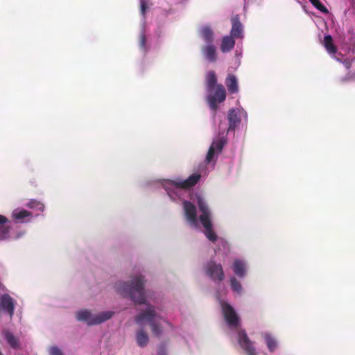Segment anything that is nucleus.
Segmentation results:
<instances>
[{"instance_id": "f257e3e1", "label": "nucleus", "mask_w": 355, "mask_h": 355, "mask_svg": "<svg viewBox=\"0 0 355 355\" xmlns=\"http://www.w3.org/2000/svg\"><path fill=\"white\" fill-rule=\"evenodd\" d=\"M144 286V277L139 275L132 277L128 282L118 283L116 285V288L124 297H129L135 304L147 305V309L145 311L135 316V322L139 325H141L144 321L146 320L151 327L153 334L159 337L162 333V328L157 322V319L159 317L157 314L155 307L147 304Z\"/></svg>"}, {"instance_id": "f03ea898", "label": "nucleus", "mask_w": 355, "mask_h": 355, "mask_svg": "<svg viewBox=\"0 0 355 355\" xmlns=\"http://www.w3.org/2000/svg\"><path fill=\"white\" fill-rule=\"evenodd\" d=\"M114 314L113 311H106L94 315L89 311L83 310L76 313V318L79 321L87 322L89 325H95L110 319Z\"/></svg>"}, {"instance_id": "7ed1b4c3", "label": "nucleus", "mask_w": 355, "mask_h": 355, "mask_svg": "<svg viewBox=\"0 0 355 355\" xmlns=\"http://www.w3.org/2000/svg\"><path fill=\"white\" fill-rule=\"evenodd\" d=\"M200 178V174L193 173L185 180L180 178L173 180H168L166 182L164 188L168 195H171V190L173 188L189 189L195 186L199 182Z\"/></svg>"}, {"instance_id": "20e7f679", "label": "nucleus", "mask_w": 355, "mask_h": 355, "mask_svg": "<svg viewBox=\"0 0 355 355\" xmlns=\"http://www.w3.org/2000/svg\"><path fill=\"white\" fill-rule=\"evenodd\" d=\"M222 312L224 318L230 327L237 328L240 324L239 318L234 308L227 302H221Z\"/></svg>"}, {"instance_id": "39448f33", "label": "nucleus", "mask_w": 355, "mask_h": 355, "mask_svg": "<svg viewBox=\"0 0 355 355\" xmlns=\"http://www.w3.org/2000/svg\"><path fill=\"white\" fill-rule=\"evenodd\" d=\"M206 273L214 282H221L225 277L222 266L213 261H210L207 263Z\"/></svg>"}, {"instance_id": "423d86ee", "label": "nucleus", "mask_w": 355, "mask_h": 355, "mask_svg": "<svg viewBox=\"0 0 355 355\" xmlns=\"http://www.w3.org/2000/svg\"><path fill=\"white\" fill-rule=\"evenodd\" d=\"M238 343L247 355H257L253 343L250 340L245 331L243 329L238 331Z\"/></svg>"}, {"instance_id": "0eeeda50", "label": "nucleus", "mask_w": 355, "mask_h": 355, "mask_svg": "<svg viewBox=\"0 0 355 355\" xmlns=\"http://www.w3.org/2000/svg\"><path fill=\"white\" fill-rule=\"evenodd\" d=\"M15 300L8 294L0 295V311L3 310L10 318H12L15 311Z\"/></svg>"}, {"instance_id": "6e6552de", "label": "nucleus", "mask_w": 355, "mask_h": 355, "mask_svg": "<svg viewBox=\"0 0 355 355\" xmlns=\"http://www.w3.org/2000/svg\"><path fill=\"white\" fill-rule=\"evenodd\" d=\"M182 205L184 215L187 221L191 225L196 226L198 223V218L196 206L192 202L188 200H184Z\"/></svg>"}, {"instance_id": "1a4fd4ad", "label": "nucleus", "mask_w": 355, "mask_h": 355, "mask_svg": "<svg viewBox=\"0 0 355 355\" xmlns=\"http://www.w3.org/2000/svg\"><path fill=\"white\" fill-rule=\"evenodd\" d=\"M225 144L226 140L224 138L214 140L212 142L205 158V162L207 164L210 163L214 159L216 153H219L222 151Z\"/></svg>"}, {"instance_id": "9d476101", "label": "nucleus", "mask_w": 355, "mask_h": 355, "mask_svg": "<svg viewBox=\"0 0 355 355\" xmlns=\"http://www.w3.org/2000/svg\"><path fill=\"white\" fill-rule=\"evenodd\" d=\"M197 205L200 211L202 213L199 216L200 222L211 220V212L205 200L200 196L197 198Z\"/></svg>"}, {"instance_id": "9b49d317", "label": "nucleus", "mask_w": 355, "mask_h": 355, "mask_svg": "<svg viewBox=\"0 0 355 355\" xmlns=\"http://www.w3.org/2000/svg\"><path fill=\"white\" fill-rule=\"evenodd\" d=\"M201 52L204 58L209 62H215L217 60L216 47L214 44H208L201 47Z\"/></svg>"}, {"instance_id": "f8f14e48", "label": "nucleus", "mask_w": 355, "mask_h": 355, "mask_svg": "<svg viewBox=\"0 0 355 355\" xmlns=\"http://www.w3.org/2000/svg\"><path fill=\"white\" fill-rule=\"evenodd\" d=\"M232 29L230 31V34L232 37L235 38H242L243 37V26L239 21V17L238 15L232 18Z\"/></svg>"}, {"instance_id": "ddd939ff", "label": "nucleus", "mask_w": 355, "mask_h": 355, "mask_svg": "<svg viewBox=\"0 0 355 355\" xmlns=\"http://www.w3.org/2000/svg\"><path fill=\"white\" fill-rule=\"evenodd\" d=\"M225 85L230 94H236L239 92V85L236 77L232 73L225 78Z\"/></svg>"}, {"instance_id": "4468645a", "label": "nucleus", "mask_w": 355, "mask_h": 355, "mask_svg": "<svg viewBox=\"0 0 355 355\" xmlns=\"http://www.w3.org/2000/svg\"><path fill=\"white\" fill-rule=\"evenodd\" d=\"M203 226L205 231L204 234L206 237L211 242H215L217 240V235L213 229V225L211 220L206 222H200Z\"/></svg>"}, {"instance_id": "2eb2a0df", "label": "nucleus", "mask_w": 355, "mask_h": 355, "mask_svg": "<svg viewBox=\"0 0 355 355\" xmlns=\"http://www.w3.org/2000/svg\"><path fill=\"white\" fill-rule=\"evenodd\" d=\"M235 45V41L234 37L230 36H225L222 39L221 44H220V50L223 53L230 51Z\"/></svg>"}, {"instance_id": "dca6fc26", "label": "nucleus", "mask_w": 355, "mask_h": 355, "mask_svg": "<svg viewBox=\"0 0 355 355\" xmlns=\"http://www.w3.org/2000/svg\"><path fill=\"white\" fill-rule=\"evenodd\" d=\"M227 119L229 121L228 130H234L236 125L240 123V119L234 109H230L229 110Z\"/></svg>"}, {"instance_id": "f3484780", "label": "nucleus", "mask_w": 355, "mask_h": 355, "mask_svg": "<svg viewBox=\"0 0 355 355\" xmlns=\"http://www.w3.org/2000/svg\"><path fill=\"white\" fill-rule=\"evenodd\" d=\"M136 341L140 347H145L148 345L149 342V336L143 329L137 331Z\"/></svg>"}, {"instance_id": "a211bd4d", "label": "nucleus", "mask_w": 355, "mask_h": 355, "mask_svg": "<svg viewBox=\"0 0 355 355\" xmlns=\"http://www.w3.org/2000/svg\"><path fill=\"white\" fill-rule=\"evenodd\" d=\"M200 35L204 42L208 44H213L214 42V32L212 29L208 26H203L200 30Z\"/></svg>"}, {"instance_id": "6ab92c4d", "label": "nucleus", "mask_w": 355, "mask_h": 355, "mask_svg": "<svg viewBox=\"0 0 355 355\" xmlns=\"http://www.w3.org/2000/svg\"><path fill=\"white\" fill-rule=\"evenodd\" d=\"M217 78L216 73L211 70L206 75V85L208 92H212L217 85Z\"/></svg>"}, {"instance_id": "aec40b11", "label": "nucleus", "mask_w": 355, "mask_h": 355, "mask_svg": "<svg viewBox=\"0 0 355 355\" xmlns=\"http://www.w3.org/2000/svg\"><path fill=\"white\" fill-rule=\"evenodd\" d=\"M214 89V94L210 95L209 96L218 100L219 103L223 102L226 98V92L224 86L221 84H218L215 87Z\"/></svg>"}, {"instance_id": "412c9836", "label": "nucleus", "mask_w": 355, "mask_h": 355, "mask_svg": "<svg viewBox=\"0 0 355 355\" xmlns=\"http://www.w3.org/2000/svg\"><path fill=\"white\" fill-rule=\"evenodd\" d=\"M233 270L238 277H243L246 271L245 263L239 259H236L233 263Z\"/></svg>"}, {"instance_id": "4be33fe9", "label": "nucleus", "mask_w": 355, "mask_h": 355, "mask_svg": "<svg viewBox=\"0 0 355 355\" xmlns=\"http://www.w3.org/2000/svg\"><path fill=\"white\" fill-rule=\"evenodd\" d=\"M323 44L327 52L330 54H335L338 51L337 47L334 44L332 37L330 35L324 36Z\"/></svg>"}, {"instance_id": "5701e85b", "label": "nucleus", "mask_w": 355, "mask_h": 355, "mask_svg": "<svg viewBox=\"0 0 355 355\" xmlns=\"http://www.w3.org/2000/svg\"><path fill=\"white\" fill-rule=\"evenodd\" d=\"M7 221L6 217L0 215V240L6 239L8 236L9 227L5 225Z\"/></svg>"}, {"instance_id": "b1692460", "label": "nucleus", "mask_w": 355, "mask_h": 355, "mask_svg": "<svg viewBox=\"0 0 355 355\" xmlns=\"http://www.w3.org/2000/svg\"><path fill=\"white\" fill-rule=\"evenodd\" d=\"M4 337L7 340L8 343L12 348L17 349L19 347V343L18 339L13 335L12 333L6 331H4Z\"/></svg>"}, {"instance_id": "393cba45", "label": "nucleus", "mask_w": 355, "mask_h": 355, "mask_svg": "<svg viewBox=\"0 0 355 355\" xmlns=\"http://www.w3.org/2000/svg\"><path fill=\"white\" fill-rule=\"evenodd\" d=\"M12 216L14 217V218L15 220H17V221H20V222H22L24 220V219H25L26 218H30L32 216V213L27 211V210H25V209H22V210H15L12 213Z\"/></svg>"}, {"instance_id": "a878e982", "label": "nucleus", "mask_w": 355, "mask_h": 355, "mask_svg": "<svg viewBox=\"0 0 355 355\" xmlns=\"http://www.w3.org/2000/svg\"><path fill=\"white\" fill-rule=\"evenodd\" d=\"M230 284L233 291L241 293L242 291L241 284L234 277L230 279Z\"/></svg>"}, {"instance_id": "bb28decb", "label": "nucleus", "mask_w": 355, "mask_h": 355, "mask_svg": "<svg viewBox=\"0 0 355 355\" xmlns=\"http://www.w3.org/2000/svg\"><path fill=\"white\" fill-rule=\"evenodd\" d=\"M278 347V343L277 340L268 335V349L270 350V352H273Z\"/></svg>"}, {"instance_id": "cd10ccee", "label": "nucleus", "mask_w": 355, "mask_h": 355, "mask_svg": "<svg viewBox=\"0 0 355 355\" xmlns=\"http://www.w3.org/2000/svg\"><path fill=\"white\" fill-rule=\"evenodd\" d=\"M139 46L144 52H146L148 50V47L146 46V37L144 32L141 33L139 35Z\"/></svg>"}, {"instance_id": "c85d7f7f", "label": "nucleus", "mask_w": 355, "mask_h": 355, "mask_svg": "<svg viewBox=\"0 0 355 355\" xmlns=\"http://www.w3.org/2000/svg\"><path fill=\"white\" fill-rule=\"evenodd\" d=\"M313 6L316 8L318 10H319L320 11H321L323 13H328L329 12V10L328 9L326 8V6H324L320 1V0H314L312 2H311Z\"/></svg>"}, {"instance_id": "c756f323", "label": "nucleus", "mask_w": 355, "mask_h": 355, "mask_svg": "<svg viewBox=\"0 0 355 355\" xmlns=\"http://www.w3.org/2000/svg\"><path fill=\"white\" fill-rule=\"evenodd\" d=\"M207 100H208V103H209V105L210 108L212 110L216 111L218 108L217 104L219 103V101H218V100H216L215 98H211L209 96H208Z\"/></svg>"}, {"instance_id": "7c9ffc66", "label": "nucleus", "mask_w": 355, "mask_h": 355, "mask_svg": "<svg viewBox=\"0 0 355 355\" xmlns=\"http://www.w3.org/2000/svg\"><path fill=\"white\" fill-rule=\"evenodd\" d=\"M157 355H167L166 346L164 343L159 345Z\"/></svg>"}, {"instance_id": "2f4dec72", "label": "nucleus", "mask_w": 355, "mask_h": 355, "mask_svg": "<svg viewBox=\"0 0 355 355\" xmlns=\"http://www.w3.org/2000/svg\"><path fill=\"white\" fill-rule=\"evenodd\" d=\"M49 353L50 355H63L62 351L56 346L51 347Z\"/></svg>"}, {"instance_id": "473e14b6", "label": "nucleus", "mask_w": 355, "mask_h": 355, "mask_svg": "<svg viewBox=\"0 0 355 355\" xmlns=\"http://www.w3.org/2000/svg\"><path fill=\"white\" fill-rule=\"evenodd\" d=\"M338 60L340 61L343 64V65L345 66V67L347 69H349L350 67H352V60H349V59L347 58L343 60Z\"/></svg>"}, {"instance_id": "72a5a7b5", "label": "nucleus", "mask_w": 355, "mask_h": 355, "mask_svg": "<svg viewBox=\"0 0 355 355\" xmlns=\"http://www.w3.org/2000/svg\"><path fill=\"white\" fill-rule=\"evenodd\" d=\"M146 9H147L146 2L144 0H141V12L144 16L145 15Z\"/></svg>"}, {"instance_id": "f704fd0d", "label": "nucleus", "mask_w": 355, "mask_h": 355, "mask_svg": "<svg viewBox=\"0 0 355 355\" xmlns=\"http://www.w3.org/2000/svg\"><path fill=\"white\" fill-rule=\"evenodd\" d=\"M0 355H3V354L1 353V351H0Z\"/></svg>"}]
</instances>
